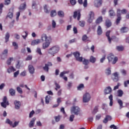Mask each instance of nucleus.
<instances>
[{"instance_id":"obj_1","label":"nucleus","mask_w":129,"mask_h":129,"mask_svg":"<svg viewBox=\"0 0 129 129\" xmlns=\"http://www.w3.org/2000/svg\"><path fill=\"white\" fill-rule=\"evenodd\" d=\"M41 40L42 42H45L43 43L42 48L43 49H46V48H48L50 46L51 41H52V38L50 36H47L46 34H43L41 35Z\"/></svg>"},{"instance_id":"obj_2","label":"nucleus","mask_w":129,"mask_h":129,"mask_svg":"<svg viewBox=\"0 0 129 129\" xmlns=\"http://www.w3.org/2000/svg\"><path fill=\"white\" fill-rule=\"evenodd\" d=\"M127 13V11H126V10L123 9L122 10H120V9H117V19L116 20V23L117 25H118L120 22V20H121V14L123 15H125Z\"/></svg>"},{"instance_id":"obj_3","label":"nucleus","mask_w":129,"mask_h":129,"mask_svg":"<svg viewBox=\"0 0 129 129\" xmlns=\"http://www.w3.org/2000/svg\"><path fill=\"white\" fill-rule=\"evenodd\" d=\"M60 50V47L58 45H54L49 48L48 50V54L55 56V54H57Z\"/></svg>"},{"instance_id":"obj_4","label":"nucleus","mask_w":129,"mask_h":129,"mask_svg":"<svg viewBox=\"0 0 129 129\" xmlns=\"http://www.w3.org/2000/svg\"><path fill=\"white\" fill-rule=\"evenodd\" d=\"M107 59L108 60V62H112V64H115V63H116L118 60L117 57H114V55L112 54V53H110L108 55Z\"/></svg>"},{"instance_id":"obj_5","label":"nucleus","mask_w":129,"mask_h":129,"mask_svg":"<svg viewBox=\"0 0 129 129\" xmlns=\"http://www.w3.org/2000/svg\"><path fill=\"white\" fill-rule=\"evenodd\" d=\"M73 55L75 58H76L77 61H78L79 62H82L83 57L82 56H80V52L78 51L74 52H73Z\"/></svg>"},{"instance_id":"obj_6","label":"nucleus","mask_w":129,"mask_h":129,"mask_svg":"<svg viewBox=\"0 0 129 129\" xmlns=\"http://www.w3.org/2000/svg\"><path fill=\"white\" fill-rule=\"evenodd\" d=\"M71 112L72 114L74 113V114L78 115V114H79V112H80V108L77 106H73L71 108Z\"/></svg>"},{"instance_id":"obj_7","label":"nucleus","mask_w":129,"mask_h":129,"mask_svg":"<svg viewBox=\"0 0 129 129\" xmlns=\"http://www.w3.org/2000/svg\"><path fill=\"white\" fill-rule=\"evenodd\" d=\"M91 98V96H90V94L88 93H87L83 96V101L84 103L88 102L90 100Z\"/></svg>"},{"instance_id":"obj_8","label":"nucleus","mask_w":129,"mask_h":129,"mask_svg":"<svg viewBox=\"0 0 129 129\" xmlns=\"http://www.w3.org/2000/svg\"><path fill=\"white\" fill-rule=\"evenodd\" d=\"M7 105H10V103H9V101H8L7 96H4L3 98V102L1 103V106H2V107H4V108H6Z\"/></svg>"},{"instance_id":"obj_9","label":"nucleus","mask_w":129,"mask_h":129,"mask_svg":"<svg viewBox=\"0 0 129 129\" xmlns=\"http://www.w3.org/2000/svg\"><path fill=\"white\" fill-rule=\"evenodd\" d=\"M110 35V31L109 30L106 32V36L107 37L108 41L109 43V44L111 43V40H114L116 39V37L113 36H112V38H110V36H109Z\"/></svg>"},{"instance_id":"obj_10","label":"nucleus","mask_w":129,"mask_h":129,"mask_svg":"<svg viewBox=\"0 0 129 129\" xmlns=\"http://www.w3.org/2000/svg\"><path fill=\"white\" fill-rule=\"evenodd\" d=\"M53 66V64L51 62H47V63L45 64V66L43 67V69L45 72H49V67Z\"/></svg>"},{"instance_id":"obj_11","label":"nucleus","mask_w":129,"mask_h":129,"mask_svg":"<svg viewBox=\"0 0 129 129\" xmlns=\"http://www.w3.org/2000/svg\"><path fill=\"white\" fill-rule=\"evenodd\" d=\"M73 18L74 19H76V18H77L78 21H79L81 18V13H80V11H75L74 12Z\"/></svg>"},{"instance_id":"obj_12","label":"nucleus","mask_w":129,"mask_h":129,"mask_svg":"<svg viewBox=\"0 0 129 129\" xmlns=\"http://www.w3.org/2000/svg\"><path fill=\"white\" fill-rule=\"evenodd\" d=\"M94 5L96 8H99L102 5V0H94Z\"/></svg>"},{"instance_id":"obj_13","label":"nucleus","mask_w":129,"mask_h":129,"mask_svg":"<svg viewBox=\"0 0 129 129\" xmlns=\"http://www.w3.org/2000/svg\"><path fill=\"white\" fill-rule=\"evenodd\" d=\"M112 92V89L110 86L106 87L104 90L105 95H106V94H110V93H111Z\"/></svg>"},{"instance_id":"obj_14","label":"nucleus","mask_w":129,"mask_h":129,"mask_svg":"<svg viewBox=\"0 0 129 129\" xmlns=\"http://www.w3.org/2000/svg\"><path fill=\"white\" fill-rule=\"evenodd\" d=\"M90 18L88 20V23H92V21L93 20V19H94V13L93 12H90L89 14Z\"/></svg>"},{"instance_id":"obj_15","label":"nucleus","mask_w":129,"mask_h":129,"mask_svg":"<svg viewBox=\"0 0 129 129\" xmlns=\"http://www.w3.org/2000/svg\"><path fill=\"white\" fill-rule=\"evenodd\" d=\"M8 49H5L3 52H2V54H1V58L3 60H5L6 58H7L8 56Z\"/></svg>"},{"instance_id":"obj_16","label":"nucleus","mask_w":129,"mask_h":129,"mask_svg":"<svg viewBox=\"0 0 129 129\" xmlns=\"http://www.w3.org/2000/svg\"><path fill=\"white\" fill-rule=\"evenodd\" d=\"M28 70L30 74H34L35 73V68L32 64L28 66Z\"/></svg>"},{"instance_id":"obj_17","label":"nucleus","mask_w":129,"mask_h":129,"mask_svg":"<svg viewBox=\"0 0 129 129\" xmlns=\"http://www.w3.org/2000/svg\"><path fill=\"white\" fill-rule=\"evenodd\" d=\"M111 119H112V118L110 115H107L103 120V122L104 123H107V121H108V120H111Z\"/></svg>"},{"instance_id":"obj_18","label":"nucleus","mask_w":129,"mask_h":129,"mask_svg":"<svg viewBox=\"0 0 129 129\" xmlns=\"http://www.w3.org/2000/svg\"><path fill=\"white\" fill-rule=\"evenodd\" d=\"M14 104L15 105V108L16 109H20V107H21V102L19 101H15Z\"/></svg>"},{"instance_id":"obj_19","label":"nucleus","mask_w":129,"mask_h":129,"mask_svg":"<svg viewBox=\"0 0 129 129\" xmlns=\"http://www.w3.org/2000/svg\"><path fill=\"white\" fill-rule=\"evenodd\" d=\"M35 121H36V117H34L30 121L29 126V127H33L34 126V124H35Z\"/></svg>"},{"instance_id":"obj_20","label":"nucleus","mask_w":129,"mask_h":129,"mask_svg":"<svg viewBox=\"0 0 129 129\" xmlns=\"http://www.w3.org/2000/svg\"><path fill=\"white\" fill-rule=\"evenodd\" d=\"M40 40L39 39H35L33 40L31 42V45L32 46H35V45H38V44H40Z\"/></svg>"},{"instance_id":"obj_21","label":"nucleus","mask_w":129,"mask_h":129,"mask_svg":"<svg viewBox=\"0 0 129 129\" xmlns=\"http://www.w3.org/2000/svg\"><path fill=\"white\" fill-rule=\"evenodd\" d=\"M109 99L110 100L109 105L110 106H112L113 105V96L112 95H110L109 96Z\"/></svg>"},{"instance_id":"obj_22","label":"nucleus","mask_w":129,"mask_h":129,"mask_svg":"<svg viewBox=\"0 0 129 129\" xmlns=\"http://www.w3.org/2000/svg\"><path fill=\"white\" fill-rule=\"evenodd\" d=\"M113 75L114 76V78L113 79V81H114V82H117V81H118V74L117 72L114 73Z\"/></svg>"},{"instance_id":"obj_23","label":"nucleus","mask_w":129,"mask_h":129,"mask_svg":"<svg viewBox=\"0 0 129 129\" xmlns=\"http://www.w3.org/2000/svg\"><path fill=\"white\" fill-rule=\"evenodd\" d=\"M105 26L107 28H110V27H111V22L109 19H107L105 21Z\"/></svg>"},{"instance_id":"obj_24","label":"nucleus","mask_w":129,"mask_h":129,"mask_svg":"<svg viewBox=\"0 0 129 129\" xmlns=\"http://www.w3.org/2000/svg\"><path fill=\"white\" fill-rule=\"evenodd\" d=\"M15 71H16V70L13 66L9 67L7 70V72L8 73H12V72H15Z\"/></svg>"},{"instance_id":"obj_25","label":"nucleus","mask_w":129,"mask_h":129,"mask_svg":"<svg viewBox=\"0 0 129 129\" xmlns=\"http://www.w3.org/2000/svg\"><path fill=\"white\" fill-rule=\"evenodd\" d=\"M97 33L99 36H100V35L102 34V29H101V27L100 26H98Z\"/></svg>"},{"instance_id":"obj_26","label":"nucleus","mask_w":129,"mask_h":129,"mask_svg":"<svg viewBox=\"0 0 129 129\" xmlns=\"http://www.w3.org/2000/svg\"><path fill=\"white\" fill-rule=\"evenodd\" d=\"M128 31V28L125 27H122L120 29L121 33H126Z\"/></svg>"},{"instance_id":"obj_27","label":"nucleus","mask_w":129,"mask_h":129,"mask_svg":"<svg viewBox=\"0 0 129 129\" xmlns=\"http://www.w3.org/2000/svg\"><path fill=\"white\" fill-rule=\"evenodd\" d=\"M27 6V5L26 4V2H25L24 4H22L20 7H19V10H23L26 9V7Z\"/></svg>"},{"instance_id":"obj_28","label":"nucleus","mask_w":129,"mask_h":129,"mask_svg":"<svg viewBox=\"0 0 129 129\" xmlns=\"http://www.w3.org/2000/svg\"><path fill=\"white\" fill-rule=\"evenodd\" d=\"M9 92L12 96H15L16 95V91L13 89H10Z\"/></svg>"},{"instance_id":"obj_29","label":"nucleus","mask_w":129,"mask_h":129,"mask_svg":"<svg viewBox=\"0 0 129 129\" xmlns=\"http://www.w3.org/2000/svg\"><path fill=\"white\" fill-rule=\"evenodd\" d=\"M90 62L91 63H95V62H96V58L94 57L93 56H91L90 57Z\"/></svg>"},{"instance_id":"obj_30","label":"nucleus","mask_w":129,"mask_h":129,"mask_svg":"<svg viewBox=\"0 0 129 129\" xmlns=\"http://www.w3.org/2000/svg\"><path fill=\"white\" fill-rule=\"evenodd\" d=\"M9 39H10V33L9 32H7L5 35L6 43H7V42H9Z\"/></svg>"},{"instance_id":"obj_31","label":"nucleus","mask_w":129,"mask_h":129,"mask_svg":"<svg viewBox=\"0 0 129 129\" xmlns=\"http://www.w3.org/2000/svg\"><path fill=\"white\" fill-rule=\"evenodd\" d=\"M12 45L13 47H14L15 50H17V49H19V45H18V43L16 42H13Z\"/></svg>"},{"instance_id":"obj_32","label":"nucleus","mask_w":129,"mask_h":129,"mask_svg":"<svg viewBox=\"0 0 129 129\" xmlns=\"http://www.w3.org/2000/svg\"><path fill=\"white\" fill-rule=\"evenodd\" d=\"M117 95L119 97H121L122 95H123V92L121 90H118L117 91Z\"/></svg>"},{"instance_id":"obj_33","label":"nucleus","mask_w":129,"mask_h":129,"mask_svg":"<svg viewBox=\"0 0 129 129\" xmlns=\"http://www.w3.org/2000/svg\"><path fill=\"white\" fill-rule=\"evenodd\" d=\"M109 16L110 17H114L115 16V13H114V11L112 10H111L109 11Z\"/></svg>"},{"instance_id":"obj_34","label":"nucleus","mask_w":129,"mask_h":129,"mask_svg":"<svg viewBox=\"0 0 129 129\" xmlns=\"http://www.w3.org/2000/svg\"><path fill=\"white\" fill-rule=\"evenodd\" d=\"M98 107H99L98 106H96L94 107V109H93V110L92 111L93 114H95V113H96L97 112H98Z\"/></svg>"},{"instance_id":"obj_35","label":"nucleus","mask_w":129,"mask_h":129,"mask_svg":"<svg viewBox=\"0 0 129 129\" xmlns=\"http://www.w3.org/2000/svg\"><path fill=\"white\" fill-rule=\"evenodd\" d=\"M79 25L80 27H84L85 26V21H80L79 22Z\"/></svg>"},{"instance_id":"obj_36","label":"nucleus","mask_w":129,"mask_h":129,"mask_svg":"<svg viewBox=\"0 0 129 129\" xmlns=\"http://www.w3.org/2000/svg\"><path fill=\"white\" fill-rule=\"evenodd\" d=\"M116 50H117V51H123V49H124V48L123 47V46H117L116 47Z\"/></svg>"},{"instance_id":"obj_37","label":"nucleus","mask_w":129,"mask_h":129,"mask_svg":"<svg viewBox=\"0 0 129 129\" xmlns=\"http://www.w3.org/2000/svg\"><path fill=\"white\" fill-rule=\"evenodd\" d=\"M57 15V13L56 12V11L52 10L50 12V16L51 17H55Z\"/></svg>"},{"instance_id":"obj_38","label":"nucleus","mask_w":129,"mask_h":129,"mask_svg":"<svg viewBox=\"0 0 129 129\" xmlns=\"http://www.w3.org/2000/svg\"><path fill=\"white\" fill-rule=\"evenodd\" d=\"M117 102L118 104L120 105V109H121L122 108V104H123V103H122V101L120 99H118L117 100Z\"/></svg>"},{"instance_id":"obj_39","label":"nucleus","mask_w":129,"mask_h":129,"mask_svg":"<svg viewBox=\"0 0 129 129\" xmlns=\"http://www.w3.org/2000/svg\"><path fill=\"white\" fill-rule=\"evenodd\" d=\"M105 73L107 75H110V74H111V70H110V68H109L106 70Z\"/></svg>"},{"instance_id":"obj_40","label":"nucleus","mask_w":129,"mask_h":129,"mask_svg":"<svg viewBox=\"0 0 129 129\" xmlns=\"http://www.w3.org/2000/svg\"><path fill=\"white\" fill-rule=\"evenodd\" d=\"M57 14L58 16H59V17H61V18H63L64 17V12L62 11H58Z\"/></svg>"},{"instance_id":"obj_41","label":"nucleus","mask_w":129,"mask_h":129,"mask_svg":"<svg viewBox=\"0 0 129 129\" xmlns=\"http://www.w3.org/2000/svg\"><path fill=\"white\" fill-rule=\"evenodd\" d=\"M82 62L84 65H88V64H89V60L85 58H84V60H82Z\"/></svg>"},{"instance_id":"obj_42","label":"nucleus","mask_w":129,"mask_h":129,"mask_svg":"<svg viewBox=\"0 0 129 129\" xmlns=\"http://www.w3.org/2000/svg\"><path fill=\"white\" fill-rule=\"evenodd\" d=\"M83 88H84V85L83 84H80L77 87L78 90H81L82 89H83Z\"/></svg>"},{"instance_id":"obj_43","label":"nucleus","mask_w":129,"mask_h":129,"mask_svg":"<svg viewBox=\"0 0 129 129\" xmlns=\"http://www.w3.org/2000/svg\"><path fill=\"white\" fill-rule=\"evenodd\" d=\"M102 22V17H99L96 21V24H99Z\"/></svg>"},{"instance_id":"obj_44","label":"nucleus","mask_w":129,"mask_h":129,"mask_svg":"<svg viewBox=\"0 0 129 129\" xmlns=\"http://www.w3.org/2000/svg\"><path fill=\"white\" fill-rule=\"evenodd\" d=\"M14 60V58L13 57H10L9 59H8L7 61V63L8 66L11 65V61H13Z\"/></svg>"},{"instance_id":"obj_45","label":"nucleus","mask_w":129,"mask_h":129,"mask_svg":"<svg viewBox=\"0 0 129 129\" xmlns=\"http://www.w3.org/2000/svg\"><path fill=\"white\" fill-rule=\"evenodd\" d=\"M54 118L56 122L60 121V116L58 115V116H55L54 117Z\"/></svg>"},{"instance_id":"obj_46","label":"nucleus","mask_w":129,"mask_h":129,"mask_svg":"<svg viewBox=\"0 0 129 129\" xmlns=\"http://www.w3.org/2000/svg\"><path fill=\"white\" fill-rule=\"evenodd\" d=\"M55 90L56 91H58V89H60V85H59L58 84V83H57V82H55Z\"/></svg>"},{"instance_id":"obj_47","label":"nucleus","mask_w":129,"mask_h":129,"mask_svg":"<svg viewBox=\"0 0 129 129\" xmlns=\"http://www.w3.org/2000/svg\"><path fill=\"white\" fill-rule=\"evenodd\" d=\"M23 35H22V37H23V39H26V38H27V37H28V32H27V31L24 32L23 33Z\"/></svg>"},{"instance_id":"obj_48","label":"nucleus","mask_w":129,"mask_h":129,"mask_svg":"<svg viewBox=\"0 0 129 129\" xmlns=\"http://www.w3.org/2000/svg\"><path fill=\"white\" fill-rule=\"evenodd\" d=\"M20 121H15L14 124H12V125H11L12 126V127H16V126H17V125H19Z\"/></svg>"},{"instance_id":"obj_49","label":"nucleus","mask_w":129,"mask_h":129,"mask_svg":"<svg viewBox=\"0 0 129 129\" xmlns=\"http://www.w3.org/2000/svg\"><path fill=\"white\" fill-rule=\"evenodd\" d=\"M17 90L18 92H19V93H20L21 94L22 93H23V90H22V89L20 87H18L17 88Z\"/></svg>"},{"instance_id":"obj_50","label":"nucleus","mask_w":129,"mask_h":129,"mask_svg":"<svg viewBox=\"0 0 129 129\" xmlns=\"http://www.w3.org/2000/svg\"><path fill=\"white\" fill-rule=\"evenodd\" d=\"M72 82H69L68 84V89H71V87H72Z\"/></svg>"},{"instance_id":"obj_51","label":"nucleus","mask_w":129,"mask_h":129,"mask_svg":"<svg viewBox=\"0 0 129 129\" xmlns=\"http://www.w3.org/2000/svg\"><path fill=\"white\" fill-rule=\"evenodd\" d=\"M50 98H49L48 96H46L45 97V103H46V104H48L49 102V100Z\"/></svg>"},{"instance_id":"obj_52","label":"nucleus","mask_w":129,"mask_h":129,"mask_svg":"<svg viewBox=\"0 0 129 129\" xmlns=\"http://www.w3.org/2000/svg\"><path fill=\"white\" fill-rule=\"evenodd\" d=\"M13 16H14V14L12 12H9L8 14V18H10V19H12Z\"/></svg>"},{"instance_id":"obj_53","label":"nucleus","mask_w":129,"mask_h":129,"mask_svg":"<svg viewBox=\"0 0 129 129\" xmlns=\"http://www.w3.org/2000/svg\"><path fill=\"white\" fill-rule=\"evenodd\" d=\"M36 52H37L39 55H42V52L41 51V48H37Z\"/></svg>"},{"instance_id":"obj_54","label":"nucleus","mask_w":129,"mask_h":129,"mask_svg":"<svg viewBox=\"0 0 129 129\" xmlns=\"http://www.w3.org/2000/svg\"><path fill=\"white\" fill-rule=\"evenodd\" d=\"M105 57H106V55L105 54L103 55L102 57L100 59L101 63H103V61H104V60H105Z\"/></svg>"},{"instance_id":"obj_55","label":"nucleus","mask_w":129,"mask_h":129,"mask_svg":"<svg viewBox=\"0 0 129 129\" xmlns=\"http://www.w3.org/2000/svg\"><path fill=\"white\" fill-rule=\"evenodd\" d=\"M120 72L124 76H125V75H126V71H125V70H121Z\"/></svg>"},{"instance_id":"obj_56","label":"nucleus","mask_w":129,"mask_h":129,"mask_svg":"<svg viewBox=\"0 0 129 129\" xmlns=\"http://www.w3.org/2000/svg\"><path fill=\"white\" fill-rule=\"evenodd\" d=\"M70 3L72 6L76 5V0H70Z\"/></svg>"},{"instance_id":"obj_57","label":"nucleus","mask_w":129,"mask_h":129,"mask_svg":"<svg viewBox=\"0 0 129 129\" xmlns=\"http://www.w3.org/2000/svg\"><path fill=\"white\" fill-rule=\"evenodd\" d=\"M34 114H35V111H34V110L31 111L30 112V113H29L30 118H31V117H32V116H33V115H34Z\"/></svg>"},{"instance_id":"obj_58","label":"nucleus","mask_w":129,"mask_h":129,"mask_svg":"<svg viewBox=\"0 0 129 129\" xmlns=\"http://www.w3.org/2000/svg\"><path fill=\"white\" fill-rule=\"evenodd\" d=\"M6 122L7 123H9V124H10V125H13V121L10 120V119H7L6 120Z\"/></svg>"},{"instance_id":"obj_59","label":"nucleus","mask_w":129,"mask_h":129,"mask_svg":"<svg viewBox=\"0 0 129 129\" xmlns=\"http://www.w3.org/2000/svg\"><path fill=\"white\" fill-rule=\"evenodd\" d=\"M75 116L74 115H71L70 117V121H73Z\"/></svg>"},{"instance_id":"obj_60","label":"nucleus","mask_w":129,"mask_h":129,"mask_svg":"<svg viewBox=\"0 0 129 129\" xmlns=\"http://www.w3.org/2000/svg\"><path fill=\"white\" fill-rule=\"evenodd\" d=\"M88 39V37H87V35H84L82 37V40L83 41H86V40Z\"/></svg>"},{"instance_id":"obj_61","label":"nucleus","mask_w":129,"mask_h":129,"mask_svg":"<svg viewBox=\"0 0 129 129\" xmlns=\"http://www.w3.org/2000/svg\"><path fill=\"white\" fill-rule=\"evenodd\" d=\"M127 84H129V80H127L124 82V87H127Z\"/></svg>"},{"instance_id":"obj_62","label":"nucleus","mask_w":129,"mask_h":129,"mask_svg":"<svg viewBox=\"0 0 129 129\" xmlns=\"http://www.w3.org/2000/svg\"><path fill=\"white\" fill-rule=\"evenodd\" d=\"M44 10L45 13H46V14H47V13H49V11L47 9V5H45L44 6Z\"/></svg>"},{"instance_id":"obj_63","label":"nucleus","mask_w":129,"mask_h":129,"mask_svg":"<svg viewBox=\"0 0 129 129\" xmlns=\"http://www.w3.org/2000/svg\"><path fill=\"white\" fill-rule=\"evenodd\" d=\"M32 8L33 9H36V7H37V4H36V2H33V3H32Z\"/></svg>"},{"instance_id":"obj_64","label":"nucleus","mask_w":129,"mask_h":129,"mask_svg":"<svg viewBox=\"0 0 129 129\" xmlns=\"http://www.w3.org/2000/svg\"><path fill=\"white\" fill-rule=\"evenodd\" d=\"M20 73V71H17V72H15L14 74V77H17L18 75H19Z\"/></svg>"}]
</instances>
